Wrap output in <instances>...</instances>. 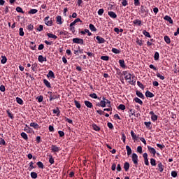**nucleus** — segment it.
I'll return each mask as SVG.
<instances>
[{
  "label": "nucleus",
  "mask_w": 179,
  "mask_h": 179,
  "mask_svg": "<svg viewBox=\"0 0 179 179\" xmlns=\"http://www.w3.org/2000/svg\"><path fill=\"white\" fill-rule=\"evenodd\" d=\"M143 34L145 36V37H148L149 38H152V36H150V34L149 32H148V31L146 30H143Z\"/></svg>",
  "instance_id": "nucleus-35"
},
{
  "label": "nucleus",
  "mask_w": 179,
  "mask_h": 179,
  "mask_svg": "<svg viewBox=\"0 0 179 179\" xmlns=\"http://www.w3.org/2000/svg\"><path fill=\"white\" fill-rule=\"evenodd\" d=\"M6 113H7L8 117L9 118H10L11 120H13V118H15V117L13 116V114H12V113H10V110L7 109Z\"/></svg>",
  "instance_id": "nucleus-28"
},
{
  "label": "nucleus",
  "mask_w": 179,
  "mask_h": 179,
  "mask_svg": "<svg viewBox=\"0 0 179 179\" xmlns=\"http://www.w3.org/2000/svg\"><path fill=\"white\" fill-rule=\"evenodd\" d=\"M16 101L18 104H20V106H23V99H22L21 98L17 97Z\"/></svg>",
  "instance_id": "nucleus-43"
},
{
  "label": "nucleus",
  "mask_w": 179,
  "mask_h": 179,
  "mask_svg": "<svg viewBox=\"0 0 179 179\" xmlns=\"http://www.w3.org/2000/svg\"><path fill=\"white\" fill-rule=\"evenodd\" d=\"M36 165L38 166V167L39 169H44V164H43V162H38L36 163Z\"/></svg>",
  "instance_id": "nucleus-48"
},
{
  "label": "nucleus",
  "mask_w": 179,
  "mask_h": 179,
  "mask_svg": "<svg viewBox=\"0 0 179 179\" xmlns=\"http://www.w3.org/2000/svg\"><path fill=\"white\" fill-rule=\"evenodd\" d=\"M38 61L41 62V64H43V62H47V57H43V55H39L38 57Z\"/></svg>",
  "instance_id": "nucleus-9"
},
{
  "label": "nucleus",
  "mask_w": 179,
  "mask_h": 179,
  "mask_svg": "<svg viewBox=\"0 0 179 179\" xmlns=\"http://www.w3.org/2000/svg\"><path fill=\"white\" fill-rule=\"evenodd\" d=\"M119 64L121 68H127V65H125V61L124 59H120Z\"/></svg>",
  "instance_id": "nucleus-27"
},
{
  "label": "nucleus",
  "mask_w": 179,
  "mask_h": 179,
  "mask_svg": "<svg viewBox=\"0 0 179 179\" xmlns=\"http://www.w3.org/2000/svg\"><path fill=\"white\" fill-rule=\"evenodd\" d=\"M126 150L127 152V156H131L132 154V149H131V147L129 145L126 146Z\"/></svg>",
  "instance_id": "nucleus-25"
},
{
  "label": "nucleus",
  "mask_w": 179,
  "mask_h": 179,
  "mask_svg": "<svg viewBox=\"0 0 179 179\" xmlns=\"http://www.w3.org/2000/svg\"><path fill=\"white\" fill-rule=\"evenodd\" d=\"M84 104H85V106H86V107H87V108H93V103H92V102H90L89 101H85Z\"/></svg>",
  "instance_id": "nucleus-14"
},
{
  "label": "nucleus",
  "mask_w": 179,
  "mask_h": 179,
  "mask_svg": "<svg viewBox=\"0 0 179 179\" xmlns=\"http://www.w3.org/2000/svg\"><path fill=\"white\" fill-rule=\"evenodd\" d=\"M124 169L125 171H128V170H129V162H125L124 164Z\"/></svg>",
  "instance_id": "nucleus-36"
},
{
  "label": "nucleus",
  "mask_w": 179,
  "mask_h": 179,
  "mask_svg": "<svg viewBox=\"0 0 179 179\" xmlns=\"http://www.w3.org/2000/svg\"><path fill=\"white\" fill-rule=\"evenodd\" d=\"M92 129L94 131H100L101 128L96 124H92Z\"/></svg>",
  "instance_id": "nucleus-41"
},
{
  "label": "nucleus",
  "mask_w": 179,
  "mask_h": 179,
  "mask_svg": "<svg viewBox=\"0 0 179 179\" xmlns=\"http://www.w3.org/2000/svg\"><path fill=\"white\" fill-rule=\"evenodd\" d=\"M37 12H38V10H37V9H31L29 11V15H36V13H37Z\"/></svg>",
  "instance_id": "nucleus-40"
},
{
  "label": "nucleus",
  "mask_w": 179,
  "mask_h": 179,
  "mask_svg": "<svg viewBox=\"0 0 179 179\" xmlns=\"http://www.w3.org/2000/svg\"><path fill=\"white\" fill-rule=\"evenodd\" d=\"M1 64H5L8 62V58H6V56H1Z\"/></svg>",
  "instance_id": "nucleus-44"
},
{
  "label": "nucleus",
  "mask_w": 179,
  "mask_h": 179,
  "mask_svg": "<svg viewBox=\"0 0 179 179\" xmlns=\"http://www.w3.org/2000/svg\"><path fill=\"white\" fill-rule=\"evenodd\" d=\"M164 20H166V22H169L171 24H173V19H171V17L166 15L165 17H164Z\"/></svg>",
  "instance_id": "nucleus-17"
},
{
  "label": "nucleus",
  "mask_w": 179,
  "mask_h": 179,
  "mask_svg": "<svg viewBox=\"0 0 179 179\" xmlns=\"http://www.w3.org/2000/svg\"><path fill=\"white\" fill-rule=\"evenodd\" d=\"M122 6H128V1H127V0H122Z\"/></svg>",
  "instance_id": "nucleus-64"
},
{
  "label": "nucleus",
  "mask_w": 179,
  "mask_h": 179,
  "mask_svg": "<svg viewBox=\"0 0 179 179\" xmlns=\"http://www.w3.org/2000/svg\"><path fill=\"white\" fill-rule=\"evenodd\" d=\"M53 114H57V116L59 117V114H61V110H59V108L58 107H57L56 109L53 110Z\"/></svg>",
  "instance_id": "nucleus-31"
},
{
  "label": "nucleus",
  "mask_w": 179,
  "mask_h": 179,
  "mask_svg": "<svg viewBox=\"0 0 179 179\" xmlns=\"http://www.w3.org/2000/svg\"><path fill=\"white\" fill-rule=\"evenodd\" d=\"M20 36H21V37H23V36H24V31H23V28H20Z\"/></svg>",
  "instance_id": "nucleus-61"
},
{
  "label": "nucleus",
  "mask_w": 179,
  "mask_h": 179,
  "mask_svg": "<svg viewBox=\"0 0 179 179\" xmlns=\"http://www.w3.org/2000/svg\"><path fill=\"white\" fill-rule=\"evenodd\" d=\"M149 10L147 9L146 6H141V13H148Z\"/></svg>",
  "instance_id": "nucleus-19"
},
{
  "label": "nucleus",
  "mask_w": 179,
  "mask_h": 179,
  "mask_svg": "<svg viewBox=\"0 0 179 179\" xmlns=\"http://www.w3.org/2000/svg\"><path fill=\"white\" fill-rule=\"evenodd\" d=\"M43 20L46 26H52L53 24L52 18H50V16L45 17Z\"/></svg>",
  "instance_id": "nucleus-1"
},
{
  "label": "nucleus",
  "mask_w": 179,
  "mask_h": 179,
  "mask_svg": "<svg viewBox=\"0 0 179 179\" xmlns=\"http://www.w3.org/2000/svg\"><path fill=\"white\" fill-rule=\"evenodd\" d=\"M56 21L57 24H62V17H61V15H57L56 17Z\"/></svg>",
  "instance_id": "nucleus-23"
},
{
  "label": "nucleus",
  "mask_w": 179,
  "mask_h": 179,
  "mask_svg": "<svg viewBox=\"0 0 179 179\" xmlns=\"http://www.w3.org/2000/svg\"><path fill=\"white\" fill-rule=\"evenodd\" d=\"M136 96H138V97H140V99H143V100H144L145 95H143V94H142V92H141L139 91H136Z\"/></svg>",
  "instance_id": "nucleus-26"
},
{
  "label": "nucleus",
  "mask_w": 179,
  "mask_h": 179,
  "mask_svg": "<svg viewBox=\"0 0 179 179\" xmlns=\"http://www.w3.org/2000/svg\"><path fill=\"white\" fill-rule=\"evenodd\" d=\"M89 27L91 31H97V29H96V27H94L93 24H90Z\"/></svg>",
  "instance_id": "nucleus-37"
},
{
  "label": "nucleus",
  "mask_w": 179,
  "mask_h": 179,
  "mask_svg": "<svg viewBox=\"0 0 179 179\" xmlns=\"http://www.w3.org/2000/svg\"><path fill=\"white\" fill-rule=\"evenodd\" d=\"M15 10L17 12H18V13H24V11H23V8H22V7L18 6Z\"/></svg>",
  "instance_id": "nucleus-46"
},
{
  "label": "nucleus",
  "mask_w": 179,
  "mask_h": 179,
  "mask_svg": "<svg viewBox=\"0 0 179 179\" xmlns=\"http://www.w3.org/2000/svg\"><path fill=\"white\" fill-rule=\"evenodd\" d=\"M134 101H135L136 103H138V104H140V106H143V101H142V100H141V99L138 97H135L134 99Z\"/></svg>",
  "instance_id": "nucleus-24"
},
{
  "label": "nucleus",
  "mask_w": 179,
  "mask_h": 179,
  "mask_svg": "<svg viewBox=\"0 0 179 179\" xmlns=\"http://www.w3.org/2000/svg\"><path fill=\"white\" fill-rule=\"evenodd\" d=\"M49 163H50L51 164H54V163H55L52 155H49Z\"/></svg>",
  "instance_id": "nucleus-47"
},
{
  "label": "nucleus",
  "mask_w": 179,
  "mask_h": 179,
  "mask_svg": "<svg viewBox=\"0 0 179 179\" xmlns=\"http://www.w3.org/2000/svg\"><path fill=\"white\" fill-rule=\"evenodd\" d=\"M150 115H151V120L153 121V122H155V121H157V115L155 114V112L150 111Z\"/></svg>",
  "instance_id": "nucleus-5"
},
{
  "label": "nucleus",
  "mask_w": 179,
  "mask_h": 179,
  "mask_svg": "<svg viewBox=\"0 0 179 179\" xmlns=\"http://www.w3.org/2000/svg\"><path fill=\"white\" fill-rule=\"evenodd\" d=\"M0 145H3V146H6V141H5V139L0 138Z\"/></svg>",
  "instance_id": "nucleus-50"
},
{
  "label": "nucleus",
  "mask_w": 179,
  "mask_h": 179,
  "mask_svg": "<svg viewBox=\"0 0 179 179\" xmlns=\"http://www.w3.org/2000/svg\"><path fill=\"white\" fill-rule=\"evenodd\" d=\"M85 54H87V55H88V57H94V53H93L92 52H85Z\"/></svg>",
  "instance_id": "nucleus-63"
},
{
  "label": "nucleus",
  "mask_w": 179,
  "mask_h": 179,
  "mask_svg": "<svg viewBox=\"0 0 179 179\" xmlns=\"http://www.w3.org/2000/svg\"><path fill=\"white\" fill-rule=\"evenodd\" d=\"M74 103H75V106H76V107L77 108H80L81 105H80V103H79V101L75 100V101H74Z\"/></svg>",
  "instance_id": "nucleus-55"
},
{
  "label": "nucleus",
  "mask_w": 179,
  "mask_h": 179,
  "mask_svg": "<svg viewBox=\"0 0 179 179\" xmlns=\"http://www.w3.org/2000/svg\"><path fill=\"white\" fill-rule=\"evenodd\" d=\"M73 43L74 44H81V45L85 44V42H84L83 39V38H74L73 39Z\"/></svg>",
  "instance_id": "nucleus-2"
},
{
  "label": "nucleus",
  "mask_w": 179,
  "mask_h": 179,
  "mask_svg": "<svg viewBox=\"0 0 179 179\" xmlns=\"http://www.w3.org/2000/svg\"><path fill=\"white\" fill-rule=\"evenodd\" d=\"M108 15L112 19H117V14L115 13H114V11H108Z\"/></svg>",
  "instance_id": "nucleus-10"
},
{
  "label": "nucleus",
  "mask_w": 179,
  "mask_h": 179,
  "mask_svg": "<svg viewBox=\"0 0 179 179\" xmlns=\"http://www.w3.org/2000/svg\"><path fill=\"white\" fill-rule=\"evenodd\" d=\"M29 164V166L28 168V170L29 171H31V170H33V169H36V166H34V162H31Z\"/></svg>",
  "instance_id": "nucleus-34"
},
{
  "label": "nucleus",
  "mask_w": 179,
  "mask_h": 179,
  "mask_svg": "<svg viewBox=\"0 0 179 179\" xmlns=\"http://www.w3.org/2000/svg\"><path fill=\"white\" fill-rule=\"evenodd\" d=\"M111 51H112V52H113V54H120L121 52V50H120L117 48H113Z\"/></svg>",
  "instance_id": "nucleus-42"
},
{
  "label": "nucleus",
  "mask_w": 179,
  "mask_h": 179,
  "mask_svg": "<svg viewBox=\"0 0 179 179\" xmlns=\"http://www.w3.org/2000/svg\"><path fill=\"white\" fill-rule=\"evenodd\" d=\"M131 78H132V75L131 73H128L126 76H124L125 80H131Z\"/></svg>",
  "instance_id": "nucleus-53"
},
{
  "label": "nucleus",
  "mask_w": 179,
  "mask_h": 179,
  "mask_svg": "<svg viewBox=\"0 0 179 179\" xmlns=\"http://www.w3.org/2000/svg\"><path fill=\"white\" fill-rule=\"evenodd\" d=\"M46 76L47 78H50L51 79H55V75L54 74V72L51 70L49 71Z\"/></svg>",
  "instance_id": "nucleus-11"
},
{
  "label": "nucleus",
  "mask_w": 179,
  "mask_h": 179,
  "mask_svg": "<svg viewBox=\"0 0 179 179\" xmlns=\"http://www.w3.org/2000/svg\"><path fill=\"white\" fill-rule=\"evenodd\" d=\"M29 125L32 128H34V129H38L40 128V126H38V124L36 122H31Z\"/></svg>",
  "instance_id": "nucleus-20"
},
{
  "label": "nucleus",
  "mask_w": 179,
  "mask_h": 179,
  "mask_svg": "<svg viewBox=\"0 0 179 179\" xmlns=\"http://www.w3.org/2000/svg\"><path fill=\"white\" fill-rule=\"evenodd\" d=\"M50 101H52V100H55V99H59V95L52 94V95L49 96Z\"/></svg>",
  "instance_id": "nucleus-15"
},
{
  "label": "nucleus",
  "mask_w": 179,
  "mask_h": 179,
  "mask_svg": "<svg viewBox=\"0 0 179 179\" xmlns=\"http://www.w3.org/2000/svg\"><path fill=\"white\" fill-rule=\"evenodd\" d=\"M43 83L45 86H46V87H48V89H50L51 83L48 80H47V79H43Z\"/></svg>",
  "instance_id": "nucleus-22"
},
{
  "label": "nucleus",
  "mask_w": 179,
  "mask_h": 179,
  "mask_svg": "<svg viewBox=\"0 0 179 179\" xmlns=\"http://www.w3.org/2000/svg\"><path fill=\"white\" fill-rule=\"evenodd\" d=\"M131 159L134 164H138V155H136V153H133Z\"/></svg>",
  "instance_id": "nucleus-7"
},
{
  "label": "nucleus",
  "mask_w": 179,
  "mask_h": 179,
  "mask_svg": "<svg viewBox=\"0 0 179 179\" xmlns=\"http://www.w3.org/2000/svg\"><path fill=\"white\" fill-rule=\"evenodd\" d=\"M144 125H145L146 128H150V125H152L151 122H145Z\"/></svg>",
  "instance_id": "nucleus-59"
},
{
  "label": "nucleus",
  "mask_w": 179,
  "mask_h": 179,
  "mask_svg": "<svg viewBox=\"0 0 179 179\" xmlns=\"http://www.w3.org/2000/svg\"><path fill=\"white\" fill-rule=\"evenodd\" d=\"M137 85L138 87H140L141 89H145V87L143 86V84H142V83H141L140 81L137 82Z\"/></svg>",
  "instance_id": "nucleus-62"
},
{
  "label": "nucleus",
  "mask_w": 179,
  "mask_h": 179,
  "mask_svg": "<svg viewBox=\"0 0 179 179\" xmlns=\"http://www.w3.org/2000/svg\"><path fill=\"white\" fill-rule=\"evenodd\" d=\"M103 13H104V9L103 8H100L99 10H98V15L99 16H103Z\"/></svg>",
  "instance_id": "nucleus-57"
},
{
  "label": "nucleus",
  "mask_w": 179,
  "mask_h": 179,
  "mask_svg": "<svg viewBox=\"0 0 179 179\" xmlns=\"http://www.w3.org/2000/svg\"><path fill=\"white\" fill-rule=\"evenodd\" d=\"M133 24L136 26H142V20H140L139 19L134 20Z\"/></svg>",
  "instance_id": "nucleus-18"
},
{
  "label": "nucleus",
  "mask_w": 179,
  "mask_h": 179,
  "mask_svg": "<svg viewBox=\"0 0 179 179\" xmlns=\"http://www.w3.org/2000/svg\"><path fill=\"white\" fill-rule=\"evenodd\" d=\"M51 150L52 152H53L54 153H58V152H59V150H61V148L57 147L55 145H52L51 146Z\"/></svg>",
  "instance_id": "nucleus-4"
},
{
  "label": "nucleus",
  "mask_w": 179,
  "mask_h": 179,
  "mask_svg": "<svg viewBox=\"0 0 179 179\" xmlns=\"http://www.w3.org/2000/svg\"><path fill=\"white\" fill-rule=\"evenodd\" d=\"M145 96L146 97H150V99H152V97H155V94L150 92V91L147 90L145 92Z\"/></svg>",
  "instance_id": "nucleus-21"
},
{
  "label": "nucleus",
  "mask_w": 179,
  "mask_h": 179,
  "mask_svg": "<svg viewBox=\"0 0 179 179\" xmlns=\"http://www.w3.org/2000/svg\"><path fill=\"white\" fill-rule=\"evenodd\" d=\"M30 43L31 44V45H30L29 48H31V50H33V51H34V50H36V43L34 42H31Z\"/></svg>",
  "instance_id": "nucleus-51"
},
{
  "label": "nucleus",
  "mask_w": 179,
  "mask_h": 179,
  "mask_svg": "<svg viewBox=\"0 0 179 179\" xmlns=\"http://www.w3.org/2000/svg\"><path fill=\"white\" fill-rule=\"evenodd\" d=\"M164 40L165 43H166V44H170V43H171V39H170V37H169V36H165L164 37Z\"/></svg>",
  "instance_id": "nucleus-32"
},
{
  "label": "nucleus",
  "mask_w": 179,
  "mask_h": 179,
  "mask_svg": "<svg viewBox=\"0 0 179 179\" xmlns=\"http://www.w3.org/2000/svg\"><path fill=\"white\" fill-rule=\"evenodd\" d=\"M31 178H34V179L37 178V173L31 172Z\"/></svg>",
  "instance_id": "nucleus-58"
},
{
  "label": "nucleus",
  "mask_w": 179,
  "mask_h": 179,
  "mask_svg": "<svg viewBox=\"0 0 179 179\" xmlns=\"http://www.w3.org/2000/svg\"><path fill=\"white\" fill-rule=\"evenodd\" d=\"M147 148H148V150L150 152V153H151V155H152L153 157H155L156 156V150L150 145H148Z\"/></svg>",
  "instance_id": "nucleus-3"
},
{
  "label": "nucleus",
  "mask_w": 179,
  "mask_h": 179,
  "mask_svg": "<svg viewBox=\"0 0 179 179\" xmlns=\"http://www.w3.org/2000/svg\"><path fill=\"white\" fill-rule=\"evenodd\" d=\"M31 69L33 72H36V71H37V63H34L31 65Z\"/></svg>",
  "instance_id": "nucleus-45"
},
{
  "label": "nucleus",
  "mask_w": 179,
  "mask_h": 179,
  "mask_svg": "<svg viewBox=\"0 0 179 179\" xmlns=\"http://www.w3.org/2000/svg\"><path fill=\"white\" fill-rule=\"evenodd\" d=\"M160 57V55L159 54V52H155L154 55V59L155 61H159V58Z\"/></svg>",
  "instance_id": "nucleus-39"
},
{
  "label": "nucleus",
  "mask_w": 179,
  "mask_h": 179,
  "mask_svg": "<svg viewBox=\"0 0 179 179\" xmlns=\"http://www.w3.org/2000/svg\"><path fill=\"white\" fill-rule=\"evenodd\" d=\"M143 157L144 159V163L145 166H149V159H148V153L145 152L143 154Z\"/></svg>",
  "instance_id": "nucleus-8"
},
{
  "label": "nucleus",
  "mask_w": 179,
  "mask_h": 179,
  "mask_svg": "<svg viewBox=\"0 0 179 179\" xmlns=\"http://www.w3.org/2000/svg\"><path fill=\"white\" fill-rule=\"evenodd\" d=\"M131 136L134 141H138V137H136V134H135V132H134L133 130L131 131L130 132Z\"/></svg>",
  "instance_id": "nucleus-29"
},
{
  "label": "nucleus",
  "mask_w": 179,
  "mask_h": 179,
  "mask_svg": "<svg viewBox=\"0 0 179 179\" xmlns=\"http://www.w3.org/2000/svg\"><path fill=\"white\" fill-rule=\"evenodd\" d=\"M47 36L49 37V38H54V40H57L58 38L57 35H54L53 34L48 33Z\"/></svg>",
  "instance_id": "nucleus-30"
},
{
  "label": "nucleus",
  "mask_w": 179,
  "mask_h": 179,
  "mask_svg": "<svg viewBox=\"0 0 179 179\" xmlns=\"http://www.w3.org/2000/svg\"><path fill=\"white\" fill-rule=\"evenodd\" d=\"M117 108H118V110H122V111H124V110H125L126 107H125V105L120 104L118 106Z\"/></svg>",
  "instance_id": "nucleus-49"
},
{
  "label": "nucleus",
  "mask_w": 179,
  "mask_h": 179,
  "mask_svg": "<svg viewBox=\"0 0 179 179\" xmlns=\"http://www.w3.org/2000/svg\"><path fill=\"white\" fill-rule=\"evenodd\" d=\"M21 136H22V138H23V139H24V141L29 140V137L27 136V134L24 132L21 133Z\"/></svg>",
  "instance_id": "nucleus-38"
},
{
  "label": "nucleus",
  "mask_w": 179,
  "mask_h": 179,
  "mask_svg": "<svg viewBox=\"0 0 179 179\" xmlns=\"http://www.w3.org/2000/svg\"><path fill=\"white\" fill-rule=\"evenodd\" d=\"M96 106L98 107H102L103 108H104V107H106V101H101L100 103H97Z\"/></svg>",
  "instance_id": "nucleus-12"
},
{
  "label": "nucleus",
  "mask_w": 179,
  "mask_h": 179,
  "mask_svg": "<svg viewBox=\"0 0 179 179\" xmlns=\"http://www.w3.org/2000/svg\"><path fill=\"white\" fill-rule=\"evenodd\" d=\"M96 39L97 40L99 44H104V43H106V39L101 36H97Z\"/></svg>",
  "instance_id": "nucleus-6"
},
{
  "label": "nucleus",
  "mask_w": 179,
  "mask_h": 179,
  "mask_svg": "<svg viewBox=\"0 0 179 179\" xmlns=\"http://www.w3.org/2000/svg\"><path fill=\"white\" fill-rule=\"evenodd\" d=\"M157 77L159 78L161 80H164L165 79L164 76H162V74H160V73H157Z\"/></svg>",
  "instance_id": "nucleus-52"
},
{
  "label": "nucleus",
  "mask_w": 179,
  "mask_h": 179,
  "mask_svg": "<svg viewBox=\"0 0 179 179\" xmlns=\"http://www.w3.org/2000/svg\"><path fill=\"white\" fill-rule=\"evenodd\" d=\"M101 59H102V61H108L110 59V57H108V56H101Z\"/></svg>",
  "instance_id": "nucleus-56"
},
{
  "label": "nucleus",
  "mask_w": 179,
  "mask_h": 179,
  "mask_svg": "<svg viewBox=\"0 0 179 179\" xmlns=\"http://www.w3.org/2000/svg\"><path fill=\"white\" fill-rule=\"evenodd\" d=\"M90 97H91L92 99H97L98 100H101V98L98 97L97 94H96V93L90 94Z\"/></svg>",
  "instance_id": "nucleus-33"
},
{
  "label": "nucleus",
  "mask_w": 179,
  "mask_h": 179,
  "mask_svg": "<svg viewBox=\"0 0 179 179\" xmlns=\"http://www.w3.org/2000/svg\"><path fill=\"white\" fill-rule=\"evenodd\" d=\"M158 170L160 173H163V171L164 170V165L162 162H159L158 164Z\"/></svg>",
  "instance_id": "nucleus-13"
},
{
  "label": "nucleus",
  "mask_w": 179,
  "mask_h": 179,
  "mask_svg": "<svg viewBox=\"0 0 179 179\" xmlns=\"http://www.w3.org/2000/svg\"><path fill=\"white\" fill-rule=\"evenodd\" d=\"M79 22L80 23H82V21L80 20V18L76 19L73 22H71L70 24V27H73V26H75V24H76V23H79Z\"/></svg>",
  "instance_id": "nucleus-16"
},
{
  "label": "nucleus",
  "mask_w": 179,
  "mask_h": 179,
  "mask_svg": "<svg viewBox=\"0 0 179 179\" xmlns=\"http://www.w3.org/2000/svg\"><path fill=\"white\" fill-rule=\"evenodd\" d=\"M157 147L159 148L161 150H163L164 149L165 146L164 145L157 143Z\"/></svg>",
  "instance_id": "nucleus-60"
},
{
  "label": "nucleus",
  "mask_w": 179,
  "mask_h": 179,
  "mask_svg": "<svg viewBox=\"0 0 179 179\" xmlns=\"http://www.w3.org/2000/svg\"><path fill=\"white\" fill-rule=\"evenodd\" d=\"M150 164L151 166H156V159H155L154 158H151L150 159Z\"/></svg>",
  "instance_id": "nucleus-54"
}]
</instances>
